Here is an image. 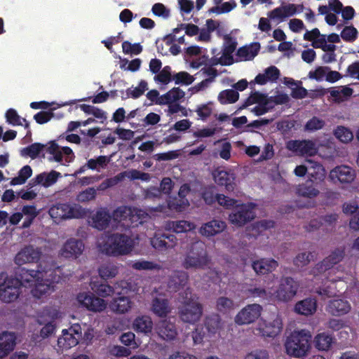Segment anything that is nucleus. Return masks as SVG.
<instances>
[{
	"label": "nucleus",
	"instance_id": "obj_1",
	"mask_svg": "<svg viewBox=\"0 0 359 359\" xmlns=\"http://www.w3.org/2000/svg\"><path fill=\"white\" fill-rule=\"evenodd\" d=\"M311 334L305 330L294 331L287 337L285 346L286 353L291 357L302 358L311 348Z\"/></svg>",
	"mask_w": 359,
	"mask_h": 359
},
{
	"label": "nucleus",
	"instance_id": "obj_2",
	"mask_svg": "<svg viewBox=\"0 0 359 359\" xmlns=\"http://www.w3.org/2000/svg\"><path fill=\"white\" fill-rule=\"evenodd\" d=\"M210 262L205 243L198 241L191 245L185 255L182 266L186 269H203L209 264Z\"/></svg>",
	"mask_w": 359,
	"mask_h": 359
},
{
	"label": "nucleus",
	"instance_id": "obj_3",
	"mask_svg": "<svg viewBox=\"0 0 359 359\" xmlns=\"http://www.w3.org/2000/svg\"><path fill=\"white\" fill-rule=\"evenodd\" d=\"M237 203L238 201L229 208H231V212L229 215L228 219L233 226L242 227L255 219L254 210L256 205L251 202L239 204Z\"/></svg>",
	"mask_w": 359,
	"mask_h": 359
},
{
	"label": "nucleus",
	"instance_id": "obj_4",
	"mask_svg": "<svg viewBox=\"0 0 359 359\" xmlns=\"http://www.w3.org/2000/svg\"><path fill=\"white\" fill-rule=\"evenodd\" d=\"M203 314V306L191 296L186 297L183 304L179 308L180 319L187 323L194 324L198 322Z\"/></svg>",
	"mask_w": 359,
	"mask_h": 359
},
{
	"label": "nucleus",
	"instance_id": "obj_5",
	"mask_svg": "<svg viewBox=\"0 0 359 359\" xmlns=\"http://www.w3.org/2000/svg\"><path fill=\"white\" fill-rule=\"evenodd\" d=\"M107 252L113 256L129 253L133 249V241L130 236L121 233H113L109 237Z\"/></svg>",
	"mask_w": 359,
	"mask_h": 359
},
{
	"label": "nucleus",
	"instance_id": "obj_6",
	"mask_svg": "<svg viewBox=\"0 0 359 359\" xmlns=\"http://www.w3.org/2000/svg\"><path fill=\"white\" fill-rule=\"evenodd\" d=\"M49 213L52 217L56 219H79L86 216V211L77 204L58 203L50 209Z\"/></svg>",
	"mask_w": 359,
	"mask_h": 359
},
{
	"label": "nucleus",
	"instance_id": "obj_7",
	"mask_svg": "<svg viewBox=\"0 0 359 359\" xmlns=\"http://www.w3.org/2000/svg\"><path fill=\"white\" fill-rule=\"evenodd\" d=\"M299 283L292 277H282L276 290V297L278 301L287 302L297 294Z\"/></svg>",
	"mask_w": 359,
	"mask_h": 359
},
{
	"label": "nucleus",
	"instance_id": "obj_8",
	"mask_svg": "<svg viewBox=\"0 0 359 359\" xmlns=\"http://www.w3.org/2000/svg\"><path fill=\"white\" fill-rule=\"evenodd\" d=\"M62 334L57 339V346L62 350H68L79 344L81 337V328L79 325L75 324L69 329H65Z\"/></svg>",
	"mask_w": 359,
	"mask_h": 359
},
{
	"label": "nucleus",
	"instance_id": "obj_9",
	"mask_svg": "<svg viewBox=\"0 0 359 359\" xmlns=\"http://www.w3.org/2000/svg\"><path fill=\"white\" fill-rule=\"evenodd\" d=\"M262 310L259 304H248L236 314L235 323L240 325L252 323L260 317Z\"/></svg>",
	"mask_w": 359,
	"mask_h": 359
},
{
	"label": "nucleus",
	"instance_id": "obj_10",
	"mask_svg": "<svg viewBox=\"0 0 359 359\" xmlns=\"http://www.w3.org/2000/svg\"><path fill=\"white\" fill-rule=\"evenodd\" d=\"M150 243L154 249L163 252L175 248L177 244V239L174 234L158 231L155 232Z\"/></svg>",
	"mask_w": 359,
	"mask_h": 359
},
{
	"label": "nucleus",
	"instance_id": "obj_11",
	"mask_svg": "<svg viewBox=\"0 0 359 359\" xmlns=\"http://www.w3.org/2000/svg\"><path fill=\"white\" fill-rule=\"evenodd\" d=\"M43 273H47L46 269L41 268V264L37 266V269H27L25 267L20 268L16 272L15 278L19 281V286H32L36 280L42 278Z\"/></svg>",
	"mask_w": 359,
	"mask_h": 359
},
{
	"label": "nucleus",
	"instance_id": "obj_12",
	"mask_svg": "<svg viewBox=\"0 0 359 359\" xmlns=\"http://www.w3.org/2000/svg\"><path fill=\"white\" fill-rule=\"evenodd\" d=\"M41 254L42 252L40 248L28 245L17 253L14 261L19 266L29 263H37L41 258Z\"/></svg>",
	"mask_w": 359,
	"mask_h": 359
},
{
	"label": "nucleus",
	"instance_id": "obj_13",
	"mask_svg": "<svg viewBox=\"0 0 359 359\" xmlns=\"http://www.w3.org/2000/svg\"><path fill=\"white\" fill-rule=\"evenodd\" d=\"M20 294L19 281L16 279L7 278L0 288V299L6 303L15 301Z\"/></svg>",
	"mask_w": 359,
	"mask_h": 359
},
{
	"label": "nucleus",
	"instance_id": "obj_14",
	"mask_svg": "<svg viewBox=\"0 0 359 359\" xmlns=\"http://www.w3.org/2000/svg\"><path fill=\"white\" fill-rule=\"evenodd\" d=\"M77 300L83 307L93 312L102 311L107 306L104 299L96 297L91 292L79 293Z\"/></svg>",
	"mask_w": 359,
	"mask_h": 359
},
{
	"label": "nucleus",
	"instance_id": "obj_15",
	"mask_svg": "<svg viewBox=\"0 0 359 359\" xmlns=\"http://www.w3.org/2000/svg\"><path fill=\"white\" fill-rule=\"evenodd\" d=\"M355 175V170L350 166L342 165L332 169L329 177L334 182L349 184L354 180Z\"/></svg>",
	"mask_w": 359,
	"mask_h": 359
},
{
	"label": "nucleus",
	"instance_id": "obj_16",
	"mask_svg": "<svg viewBox=\"0 0 359 359\" xmlns=\"http://www.w3.org/2000/svg\"><path fill=\"white\" fill-rule=\"evenodd\" d=\"M84 250V243L81 240L70 238L63 245L60 254L65 258L76 259Z\"/></svg>",
	"mask_w": 359,
	"mask_h": 359
},
{
	"label": "nucleus",
	"instance_id": "obj_17",
	"mask_svg": "<svg viewBox=\"0 0 359 359\" xmlns=\"http://www.w3.org/2000/svg\"><path fill=\"white\" fill-rule=\"evenodd\" d=\"M287 148L301 155L313 156L316 153L315 144L311 140H290Z\"/></svg>",
	"mask_w": 359,
	"mask_h": 359
},
{
	"label": "nucleus",
	"instance_id": "obj_18",
	"mask_svg": "<svg viewBox=\"0 0 359 359\" xmlns=\"http://www.w3.org/2000/svg\"><path fill=\"white\" fill-rule=\"evenodd\" d=\"M202 198L208 205H212L217 201L226 209H229L231 206H233L237 202V200L229 198L224 194H217L215 195L211 189L205 190L202 194Z\"/></svg>",
	"mask_w": 359,
	"mask_h": 359
},
{
	"label": "nucleus",
	"instance_id": "obj_19",
	"mask_svg": "<svg viewBox=\"0 0 359 359\" xmlns=\"http://www.w3.org/2000/svg\"><path fill=\"white\" fill-rule=\"evenodd\" d=\"M60 176L61 174L55 170H52L48 173L42 172L32 178L28 185L31 188L37 184H41L44 187H48L55 184Z\"/></svg>",
	"mask_w": 359,
	"mask_h": 359
},
{
	"label": "nucleus",
	"instance_id": "obj_20",
	"mask_svg": "<svg viewBox=\"0 0 359 359\" xmlns=\"http://www.w3.org/2000/svg\"><path fill=\"white\" fill-rule=\"evenodd\" d=\"M226 228L225 222L219 219H212L205 223L199 229V233L207 238L214 236L222 233Z\"/></svg>",
	"mask_w": 359,
	"mask_h": 359
},
{
	"label": "nucleus",
	"instance_id": "obj_21",
	"mask_svg": "<svg viewBox=\"0 0 359 359\" xmlns=\"http://www.w3.org/2000/svg\"><path fill=\"white\" fill-rule=\"evenodd\" d=\"M156 331L161 338L166 341L175 339L177 331L175 325L168 320H162L156 325Z\"/></svg>",
	"mask_w": 359,
	"mask_h": 359
},
{
	"label": "nucleus",
	"instance_id": "obj_22",
	"mask_svg": "<svg viewBox=\"0 0 359 359\" xmlns=\"http://www.w3.org/2000/svg\"><path fill=\"white\" fill-rule=\"evenodd\" d=\"M111 219V215L107 208H101L97 210L91 218V226L98 230L106 229Z\"/></svg>",
	"mask_w": 359,
	"mask_h": 359
},
{
	"label": "nucleus",
	"instance_id": "obj_23",
	"mask_svg": "<svg viewBox=\"0 0 359 359\" xmlns=\"http://www.w3.org/2000/svg\"><path fill=\"white\" fill-rule=\"evenodd\" d=\"M189 275L184 271H175L169 277L168 287L172 291L177 292L183 288L188 283Z\"/></svg>",
	"mask_w": 359,
	"mask_h": 359
},
{
	"label": "nucleus",
	"instance_id": "obj_24",
	"mask_svg": "<svg viewBox=\"0 0 359 359\" xmlns=\"http://www.w3.org/2000/svg\"><path fill=\"white\" fill-rule=\"evenodd\" d=\"M278 263L273 259H261L252 262V266L257 274L265 275L273 271Z\"/></svg>",
	"mask_w": 359,
	"mask_h": 359
},
{
	"label": "nucleus",
	"instance_id": "obj_25",
	"mask_svg": "<svg viewBox=\"0 0 359 359\" xmlns=\"http://www.w3.org/2000/svg\"><path fill=\"white\" fill-rule=\"evenodd\" d=\"M335 342L334 334L325 332L316 334L313 339L315 347L322 351H329Z\"/></svg>",
	"mask_w": 359,
	"mask_h": 359
},
{
	"label": "nucleus",
	"instance_id": "obj_26",
	"mask_svg": "<svg viewBox=\"0 0 359 359\" xmlns=\"http://www.w3.org/2000/svg\"><path fill=\"white\" fill-rule=\"evenodd\" d=\"M15 346V336L14 333L4 332L0 334V358L9 354Z\"/></svg>",
	"mask_w": 359,
	"mask_h": 359
},
{
	"label": "nucleus",
	"instance_id": "obj_27",
	"mask_svg": "<svg viewBox=\"0 0 359 359\" xmlns=\"http://www.w3.org/2000/svg\"><path fill=\"white\" fill-rule=\"evenodd\" d=\"M297 13V6L294 4L282 5L272 10L269 17L271 19L283 20L284 18L293 16Z\"/></svg>",
	"mask_w": 359,
	"mask_h": 359
},
{
	"label": "nucleus",
	"instance_id": "obj_28",
	"mask_svg": "<svg viewBox=\"0 0 359 359\" xmlns=\"http://www.w3.org/2000/svg\"><path fill=\"white\" fill-rule=\"evenodd\" d=\"M351 309V305L348 301L338 299L330 301L327 311L333 316H342Z\"/></svg>",
	"mask_w": 359,
	"mask_h": 359
},
{
	"label": "nucleus",
	"instance_id": "obj_29",
	"mask_svg": "<svg viewBox=\"0 0 359 359\" xmlns=\"http://www.w3.org/2000/svg\"><path fill=\"white\" fill-rule=\"evenodd\" d=\"M109 309L116 313H125L128 312L131 306L132 302L128 297L121 296L114 298L109 303Z\"/></svg>",
	"mask_w": 359,
	"mask_h": 359
},
{
	"label": "nucleus",
	"instance_id": "obj_30",
	"mask_svg": "<svg viewBox=\"0 0 359 359\" xmlns=\"http://www.w3.org/2000/svg\"><path fill=\"white\" fill-rule=\"evenodd\" d=\"M260 50V43L259 42L251 43L248 46H244L239 48L237 50L236 55L241 60H252L257 55Z\"/></svg>",
	"mask_w": 359,
	"mask_h": 359
},
{
	"label": "nucleus",
	"instance_id": "obj_31",
	"mask_svg": "<svg viewBox=\"0 0 359 359\" xmlns=\"http://www.w3.org/2000/svg\"><path fill=\"white\" fill-rule=\"evenodd\" d=\"M282 325L281 319L277 316L272 321L265 323L264 327L260 328L261 332L263 336L273 338L280 333Z\"/></svg>",
	"mask_w": 359,
	"mask_h": 359
},
{
	"label": "nucleus",
	"instance_id": "obj_32",
	"mask_svg": "<svg viewBox=\"0 0 359 359\" xmlns=\"http://www.w3.org/2000/svg\"><path fill=\"white\" fill-rule=\"evenodd\" d=\"M316 307L317 304L315 299L306 298L295 304L294 311L299 314L309 316L316 312Z\"/></svg>",
	"mask_w": 359,
	"mask_h": 359
},
{
	"label": "nucleus",
	"instance_id": "obj_33",
	"mask_svg": "<svg viewBox=\"0 0 359 359\" xmlns=\"http://www.w3.org/2000/svg\"><path fill=\"white\" fill-rule=\"evenodd\" d=\"M90 287L94 293L102 297L111 296L114 292L113 287L106 283L105 280H91Z\"/></svg>",
	"mask_w": 359,
	"mask_h": 359
},
{
	"label": "nucleus",
	"instance_id": "obj_34",
	"mask_svg": "<svg viewBox=\"0 0 359 359\" xmlns=\"http://www.w3.org/2000/svg\"><path fill=\"white\" fill-rule=\"evenodd\" d=\"M185 93L179 87H174L166 93L160 97L159 104H165L171 102H177L184 98Z\"/></svg>",
	"mask_w": 359,
	"mask_h": 359
},
{
	"label": "nucleus",
	"instance_id": "obj_35",
	"mask_svg": "<svg viewBox=\"0 0 359 359\" xmlns=\"http://www.w3.org/2000/svg\"><path fill=\"white\" fill-rule=\"evenodd\" d=\"M166 226L169 230L177 233L190 231L196 228L193 222L185 220L170 221L168 222Z\"/></svg>",
	"mask_w": 359,
	"mask_h": 359
},
{
	"label": "nucleus",
	"instance_id": "obj_36",
	"mask_svg": "<svg viewBox=\"0 0 359 359\" xmlns=\"http://www.w3.org/2000/svg\"><path fill=\"white\" fill-rule=\"evenodd\" d=\"M297 193L301 196L311 198L317 196L319 194V191L314 186L313 180H309L305 183L299 185L297 189Z\"/></svg>",
	"mask_w": 359,
	"mask_h": 359
},
{
	"label": "nucleus",
	"instance_id": "obj_37",
	"mask_svg": "<svg viewBox=\"0 0 359 359\" xmlns=\"http://www.w3.org/2000/svg\"><path fill=\"white\" fill-rule=\"evenodd\" d=\"M41 276L43 277V275H41ZM41 279H43V278ZM34 284V287L32 289L31 292L33 297L37 299H40L43 295L49 294L50 292H53L54 290L53 286L51 285L50 283H43V280L40 281L39 279Z\"/></svg>",
	"mask_w": 359,
	"mask_h": 359
},
{
	"label": "nucleus",
	"instance_id": "obj_38",
	"mask_svg": "<svg viewBox=\"0 0 359 359\" xmlns=\"http://www.w3.org/2000/svg\"><path fill=\"white\" fill-rule=\"evenodd\" d=\"M152 325L153 323L151 318L147 316L137 317L133 323L134 329L137 332L143 333L150 332L152 330Z\"/></svg>",
	"mask_w": 359,
	"mask_h": 359
},
{
	"label": "nucleus",
	"instance_id": "obj_39",
	"mask_svg": "<svg viewBox=\"0 0 359 359\" xmlns=\"http://www.w3.org/2000/svg\"><path fill=\"white\" fill-rule=\"evenodd\" d=\"M310 166L308 167V175L313 180L322 181L325 177V170L322 165L317 162L309 161Z\"/></svg>",
	"mask_w": 359,
	"mask_h": 359
},
{
	"label": "nucleus",
	"instance_id": "obj_40",
	"mask_svg": "<svg viewBox=\"0 0 359 359\" xmlns=\"http://www.w3.org/2000/svg\"><path fill=\"white\" fill-rule=\"evenodd\" d=\"M222 320L218 314L212 313L205 318V325L210 334H215L222 326Z\"/></svg>",
	"mask_w": 359,
	"mask_h": 359
},
{
	"label": "nucleus",
	"instance_id": "obj_41",
	"mask_svg": "<svg viewBox=\"0 0 359 359\" xmlns=\"http://www.w3.org/2000/svg\"><path fill=\"white\" fill-rule=\"evenodd\" d=\"M245 294L250 298H259L262 300H266L269 297V292L264 287H254L250 285L243 290Z\"/></svg>",
	"mask_w": 359,
	"mask_h": 359
},
{
	"label": "nucleus",
	"instance_id": "obj_42",
	"mask_svg": "<svg viewBox=\"0 0 359 359\" xmlns=\"http://www.w3.org/2000/svg\"><path fill=\"white\" fill-rule=\"evenodd\" d=\"M239 98V93L233 89L221 91L218 95V100L222 104L235 103Z\"/></svg>",
	"mask_w": 359,
	"mask_h": 359
},
{
	"label": "nucleus",
	"instance_id": "obj_43",
	"mask_svg": "<svg viewBox=\"0 0 359 359\" xmlns=\"http://www.w3.org/2000/svg\"><path fill=\"white\" fill-rule=\"evenodd\" d=\"M152 310L155 314L160 317H165L169 313L168 300L155 298L152 303Z\"/></svg>",
	"mask_w": 359,
	"mask_h": 359
},
{
	"label": "nucleus",
	"instance_id": "obj_44",
	"mask_svg": "<svg viewBox=\"0 0 359 359\" xmlns=\"http://www.w3.org/2000/svg\"><path fill=\"white\" fill-rule=\"evenodd\" d=\"M126 176V171L121 172L116 176L110 178H107L102 183H100L97 187L98 191H105L106 189L116 186L119 182L123 181Z\"/></svg>",
	"mask_w": 359,
	"mask_h": 359
},
{
	"label": "nucleus",
	"instance_id": "obj_45",
	"mask_svg": "<svg viewBox=\"0 0 359 359\" xmlns=\"http://www.w3.org/2000/svg\"><path fill=\"white\" fill-rule=\"evenodd\" d=\"M215 181L219 186H224L227 190L233 188V177L225 170H220L215 175Z\"/></svg>",
	"mask_w": 359,
	"mask_h": 359
},
{
	"label": "nucleus",
	"instance_id": "obj_46",
	"mask_svg": "<svg viewBox=\"0 0 359 359\" xmlns=\"http://www.w3.org/2000/svg\"><path fill=\"white\" fill-rule=\"evenodd\" d=\"M32 175V168L28 165H25L20 170L18 176L12 178L11 184L13 186L23 184Z\"/></svg>",
	"mask_w": 359,
	"mask_h": 359
},
{
	"label": "nucleus",
	"instance_id": "obj_47",
	"mask_svg": "<svg viewBox=\"0 0 359 359\" xmlns=\"http://www.w3.org/2000/svg\"><path fill=\"white\" fill-rule=\"evenodd\" d=\"M334 135L343 143H348L353 138L352 131L343 126H338L334 130Z\"/></svg>",
	"mask_w": 359,
	"mask_h": 359
},
{
	"label": "nucleus",
	"instance_id": "obj_48",
	"mask_svg": "<svg viewBox=\"0 0 359 359\" xmlns=\"http://www.w3.org/2000/svg\"><path fill=\"white\" fill-rule=\"evenodd\" d=\"M110 161V158L107 156H99L96 158H90L87 161L88 169L100 170V168H105Z\"/></svg>",
	"mask_w": 359,
	"mask_h": 359
},
{
	"label": "nucleus",
	"instance_id": "obj_49",
	"mask_svg": "<svg viewBox=\"0 0 359 359\" xmlns=\"http://www.w3.org/2000/svg\"><path fill=\"white\" fill-rule=\"evenodd\" d=\"M100 276L107 280L115 277L118 273V268L112 264H104L98 269Z\"/></svg>",
	"mask_w": 359,
	"mask_h": 359
},
{
	"label": "nucleus",
	"instance_id": "obj_50",
	"mask_svg": "<svg viewBox=\"0 0 359 359\" xmlns=\"http://www.w3.org/2000/svg\"><path fill=\"white\" fill-rule=\"evenodd\" d=\"M345 256V248H337L334 250L329 256L325 258V262L328 263L332 268L335 264L339 263Z\"/></svg>",
	"mask_w": 359,
	"mask_h": 359
},
{
	"label": "nucleus",
	"instance_id": "obj_51",
	"mask_svg": "<svg viewBox=\"0 0 359 359\" xmlns=\"http://www.w3.org/2000/svg\"><path fill=\"white\" fill-rule=\"evenodd\" d=\"M45 147L46 145L41 143H33L31 145L23 148L21 151V154L22 156H29L32 159H34L39 156Z\"/></svg>",
	"mask_w": 359,
	"mask_h": 359
},
{
	"label": "nucleus",
	"instance_id": "obj_52",
	"mask_svg": "<svg viewBox=\"0 0 359 359\" xmlns=\"http://www.w3.org/2000/svg\"><path fill=\"white\" fill-rule=\"evenodd\" d=\"M172 77L173 76H172L171 74V67L167 65L155 75L154 79L156 82L167 85L172 81Z\"/></svg>",
	"mask_w": 359,
	"mask_h": 359
},
{
	"label": "nucleus",
	"instance_id": "obj_53",
	"mask_svg": "<svg viewBox=\"0 0 359 359\" xmlns=\"http://www.w3.org/2000/svg\"><path fill=\"white\" fill-rule=\"evenodd\" d=\"M147 86V82L146 81L141 80L137 87H135L134 89L129 88L126 90V97H131L133 99L140 97L148 89Z\"/></svg>",
	"mask_w": 359,
	"mask_h": 359
},
{
	"label": "nucleus",
	"instance_id": "obj_54",
	"mask_svg": "<svg viewBox=\"0 0 359 359\" xmlns=\"http://www.w3.org/2000/svg\"><path fill=\"white\" fill-rule=\"evenodd\" d=\"M132 214L131 208L128 206H120L114 210L111 218L116 222L126 220Z\"/></svg>",
	"mask_w": 359,
	"mask_h": 359
},
{
	"label": "nucleus",
	"instance_id": "obj_55",
	"mask_svg": "<svg viewBox=\"0 0 359 359\" xmlns=\"http://www.w3.org/2000/svg\"><path fill=\"white\" fill-rule=\"evenodd\" d=\"M236 48V42L229 41L224 48V60H220L219 63L222 65H231L233 62V59L231 54L234 52Z\"/></svg>",
	"mask_w": 359,
	"mask_h": 359
},
{
	"label": "nucleus",
	"instance_id": "obj_56",
	"mask_svg": "<svg viewBox=\"0 0 359 359\" xmlns=\"http://www.w3.org/2000/svg\"><path fill=\"white\" fill-rule=\"evenodd\" d=\"M233 307V302L232 299L226 297H220L217 299L216 308L217 311L221 313H226Z\"/></svg>",
	"mask_w": 359,
	"mask_h": 359
},
{
	"label": "nucleus",
	"instance_id": "obj_57",
	"mask_svg": "<svg viewBox=\"0 0 359 359\" xmlns=\"http://www.w3.org/2000/svg\"><path fill=\"white\" fill-rule=\"evenodd\" d=\"M313 259V255L311 252H301L293 259V264L297 267H304L308 265Z\"/></svg>",
	"mask_w": 359,
	"mask_h": 359
},
{
	"label": "nucleus",
	"instance_id": "obj_58",
	"mask_svg": "<svg viewBox=\"0 0 359 359\" xmlns=\"http://www.w3.org/2000/svg\"><path fill=\"white\" fill-rule=\"evenodd\" d=\"M325 125L324 120L318 118L317 116H313L309 119L304 126V130L306 131H316L322 129Z\"/></svg>",
	"mask_w": 359,
	"mask_h": 359
},
{
	"label": "nucleus",
	"instance_id": "obj_59",
	"mask_svg": "<svg viewBox=\"0 0 359 359\" xmlns=\"http://www.w3.org/2000/svg\"><path fill=\"white\" fill-rule=\"evenodd\" d=\"M265 101H270V98H269L266 95L262 94L259 92H255L246 99L243 107H245L255 103L259 104L261 103H264Z\"/></svg>",
	"mask_w": 359,
	"mask_h": 359
},
{
	"label": "nucleus",
	"instance_id": "obj_60",
	"mask_svg": "<svg viewBox=\"0 0 359 359\" xmlns=\"http://www.w3.org/2000/svg\"><path fill=\"white\" fill-rule=\"evenodd\" d=\"M172 81L175 84L189 86L194 82V78L187 72H180L173 75Z\"/></svg>",
	"mask_w": 359,
	"mask_h": 359
},
{
	"label": "nucleus",
	"instance_id": "obj_61",
	"mask_svg": "<svg viewBox=\"0 0 359 359\" xmlns=\"http://www.w3.org/2000/svg\"><path fill=\"white\" fill-rule=\"evenodd\" d=\"M123 52L125 54L139 55L142 51V46L139 43H131L128 41L122 43Z\"/></svg>",
	"mask_w": 359,
	"mask_h": 359
},
{
	"label": "nucleus",
	"instance_id": "obj_62",
	"mask_svg": "<svg viewBox=\"0 0 359 359\" xmlns=\"http://www.w3.org/2000/svg\"><path fill=\"white\" fill-rule=\"evenodd\" d=\"M6 122L13 126H22L21 121L22 118L19 116L17 111L14 109H9L6 111L5 114Z\"/></svg>",
	"mask_w": 359,
	"mask_h": 359
},
{
	"label": "nucleus",
	"instance_id": "obj_63",
	"mask_svg": "<svg viewBox=\"0 0 359 359\" xmlns=\"http://www.w3.org/2000/svg\"><path fill=\"white\" fill-rule=\"evenodd\" d=\"M358 30L353 26H346L341 32V37L345 41L353 42L358 37Z\"/></svg>",
	"mask_w": 359,
	"mask_h": 359
},
{
	"label": "nucleus",
	"instance_id": "obj_64",
	"mask_svg": "<svg viewBox=\"0 0 359 359\" xmlns=\"http://www.w3.org/2000/svg\"><path fill=\"white\" fill-rule=\"evenodd\" d=\"M97 189L93 187H88L84 191L79 192L77 195V201L81 203L88 202L95 198Z\"/></svg>",
	"mask_w": 359,
	"mask_h": 359
}]
</instances>
